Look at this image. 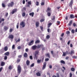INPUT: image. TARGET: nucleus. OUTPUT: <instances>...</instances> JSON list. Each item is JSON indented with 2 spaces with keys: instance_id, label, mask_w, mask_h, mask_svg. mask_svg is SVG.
Instances as JSON below:
<instances>
[{
  "instance_id": "f257e3e1",
  "label": "nucleus",
  "mask_w": 77,
  "mask_h": 77,
  "mask_svg": "<svg viewBox=\"0 0 77 77\" xmlns=\"http://www.w3.org/2000/svg\"><path fill=\"white\" fill-rule=\"evenodd\" d=\"M17 71L18 73L19 74H20L21 72V66L20 65H19L18 66Z\"/></svg>"
},
{
  "instance_id": "f03ea898",
  "label": "nucleus",
  "mask_w": 77,
  "mask_h": 77,
  "mask_svg": "<svg viewBox=\"0 0 77 77\" xmlns=\"http://www.w3.org/2000/svg\"><path fill=\"white\" fill-rule=\"evenodd\" d=\"M14 5V2L13 1H12L7 5V6L8 7H13Z\"/></svg>"
},
{
  "instance_id": "7ed1b4c3",
  "label": "nucleus",
  "mask_w": 77,
  "mask_h": 77,
  "mask_svg": "<svg viewBox=\"0 0 77 77\" xmlns=\"http://www.w3.org/2000/svg\"><path fill=\"white\" fill-rule=\"evenodd\" d=\"M20 25L21 26H22V27H24L26 26L25 23L24 21H22L20 23Z\"/></svg>"
},
{
  "instance_id": "20e7f679",
  "label": "nucleus",
  "mask_w": 77,
  "mask_h": 77,
  "mask_svg": "<svg viewBox=\"0 0 77 77\" xmlns=\"http://www.w3.org/2000/svg\"><path fill=\"white\" fill-rule=\"evenodd\" d=\"M16 12H17V9L15 8L12 10V12L11 13L12 14H14Z\"/></svg>"
},
{
  "instance_id": "39448f33",
  "label": "nucleus",
  "mask_w": 77,
  "mask_h": 77,
  "mask_svg": "<svg viewBox=\"0 0 77 77\" xmlns=\"http://www.w3.org/2000/svg\"><path fill=\"white\" fill-rule=\"evenodd\" d=\"M37 48V46L36 45H34L32 47V49L33 50H35Z\"/></svg>"
},
{
  "instance_id": "423d86ee",
  "label": "nucleus",
  "mask_w": 77,
  "mask_h": 77,
  "mask_svg": "<svg viewBox=\"0 0 77 77\" xmlns=\"http://www.w3.org/2000/svg\"><path fill=\"white\" fill-rule=\"evenodd\" d=\"M45 67H46V62H45L43 63V65L42 68V69H44L45 68Z\"/></svg>"
},
{
  "instance_id": "0eeeda50",
  "label": "nucleus",
  "mask_w": 77,
  "mask_h": 77,
  "mask_svg": "<svg viewBox=\"0 0 77 77\" xmlns=\"http://www.w3.org/2000/svg\"><path fill=\"white\" fill-rule=\"evenodd\" d=\"M33 42H34V41L33 40L31 41L30 42H29V43L28 44V45H29V46H30V45H33Z\"/></svg>"
},
{
  "instance_id": "6e6552de",
  "label": "nucleus",
  "mask_w": 77,
  "mask_h": 77,
  "mask_svg": "<svg viewBox=\"0 0 77 77\" xmlns=\"http://www.w3.org/2000/svg\"><path fill=\"white\" fill-rule=\"evenodd\" d=\"M8 38L9 39H14V35H10L8 36Z\"/></svg>"
},
{
  "instance_id": "1a4fd4ad",
  "label": "nucleus",
  "mask_w": 77,
  "mask_h": 77,
  "mask_svg": "<svg viewBox=\"0 0 77 77\" xmlns=\"http://www.w3.org/2000/svg\"><path fill=\"white\" fill-rule=\"evenodd\" d=\"M5 65V62L4 61L1 62V66H3Z\"/></svg>"
},
{
  "instance_id": "9d476101",
  "label": "nucleus",
  "mask_w": 77,
  "mask_h": 77,
  "mask_svg": "<svg viewBox=\"0 0 77 77\" xmlns=\"http://www.w3.org/2000/svg\"><path fill=\"white\" fill-rule=\"evenodd\" d=\"M72 3H73V2L72 1H71L69 4V6H70L71 8L72 7Z\"/></svg>"
},
{
  "instance_id": "9b49d317",
  "label": "nucleus",
  "mask_w": 77,
  "mask_h": 77,
  "mask_svg": "<svg viewBox=\"0 0 77 77\" xmlns=\"http://www.w3.org/2000/svg\"><path fill=\"white\" fill-rule=\"evenodd\" d=\"M41 47H44V45H38L37 46V48H40Z\"/></svg>"
},
{
  "instance_id": "f8f14e48",
  "label": "nucleus",
  "mask_w": 77,
  "mask_h": 77,
  "mask_svg": "<svg viewBox=\"0 0 77 77\" xmlns=\"http://www.w3.org/2000/svg\"><path fill=\"white\" fill-rule=\"evenodd\" d=\"M20 41H21V39H20V38H18V40H17V38H16L15 39V41H16V43H17V42H20Z\"/></svg>"
},
{
  "instance_id": "ddd939ff",
  "label": "nucleus",
  "mask_w": 77,
  "mask_h": 77,
  "mask_svg": "<svg viewBox=\"0 0 77 77\" xmlns=\"http://www.w3.org/2000/svg\"><path fill=\"white\" fill-rule=\"evenodd\" d=\"M4 55H5V56H9V52H6L4 54Z\"/></svg>"
},
{
  "instance_id": "4468645a",
  "label": "nucleus",
  "mask_w": 77,
  "mask_h": 77,
  "mask_svg": "<svg viewBox=\"0 0 77 77\" xmlns=\"http://www.w3.org/2000/svg\"><path fill=\"white\" fill-rule=\"evenodd\" d=\"M39 53V51H35L34 54L35 55H37L38 54V53Z\"/></svg>"
},
{
  "instance_id": "2eb2a0df",
  "label": "nucleus",
  "mask_w": 77,
  "mask_h": 77,
  "mask_svg": "<svg viewBox=\"0 0 77 77\" xmlns=\"http://www.w3.org/2000/svg\"><path fill=\"white\" fill-rule=\"evenodd\" d=\"M26 64L27 66H29L30 64V61L29 60H27L26 62Z\"/></svg>"
},
{
  "instance_id": "dca6fc26",
  "label": "nucleus",
  "mask_w": 77,
  "mask_h": 77,
  "mask_svg": "<svg viewBox=\"0 0 77 77\" xmlns=\"http://www.w3.org/2000/svg\"><path fill=\"white\" fill-rule=\"evenodd\" d=\"M29 15H30V16H31L32 17H33V15H34V13L33 12L30 13H29Z\"/></svg>"
},
{
  "instance_id": "f3484780",
  "label": "nucleus",
  "mask_w": 77,
  "mask_h": 77,
  "mask_svg": "<svg viewBox=\"0 0 77 77\" xmlns=\"http://www.w3.org/2000/svg\"><path fill=\"white\" fill-rule=\"evenodd\" d=\"M70 18H75V16H74V15L71 14L70 15Z\"/></svg>"
},
{
  "instance_id": "a211bd4d",
  "label": "nucleus",
  "mask_w": 77,
  "mask_h": 77,
  "mask_svg": "<svg viewBox=\"0 0 77 77\" xmlns=\"http://www.w3.org/2000/svg\"><path fill=\"white\" fill-rule=\"evenodd\" d=\"M39 22H36V23H35V25H36V27H39Z\"/></svg>"
},
{
  "instance_id": "6ab92c4d",
  "label": "nucleus",
  "mask_w": 77,
  "mask_h": 77,
  "mask_svg": "<svg viewBox=\"0 0 77 77\" xmlns=\"http://www.w3.org/2000/svg\"><path fill=\"white\" fill-rule=\"evenodd\" d=\"M34 59H36L37 60L38 59V57H37V55H35L34 54V56L33 57Z\"/></svg>"
},
{
  "instance_id": "aec40b11",
  "label": "nucleus",
  "mask_w": 77,
  "mask_h": 77,
  "mask_svg": "<svg viewBox=\"0 0 77 77\" xmlns=\"http://www.w3.org/2000/svg\"><path fill=\"white\" fill-rule=\"evenodd\" d=\"M4 30H5L6 31L8 30V29H9V28L8 27H7L6 26H5L4 27Z\"/></svg>"
},
{
  "instance_id": "412c9836",
  "label": "nucleus",
  "mask_w": 77,
  "mask_h": 77,
  "mask_svg": "<svg viewBox=\"0 0 77 77\" xmlns=\"http://www.w3.org/2000/svg\"><path fill=\"white\" fill-rule=\"evenodd\" d=\"M45 56H48V58H50V54L49 53L46 54Z\"/></svg>"
},
{
  "instance_id": "4be33fe9",
  "label": "nucleus",
  "mask_w": 77,
  "mask_h": 77,
  "mask_svg": "<svg viewBox=\"0 0 77 77\" xmlns=\"http://www.w3.org/2000/svg\"><path fill=\"white\" fill-rule=\"evenodd\" d=\"M57 76L55 75H53L52 77H59V73H57Z\"/></svg>"
},
{
  "instance_id": "5701e85b",
  "label": "nucleus",
  "mask_w": 77,
  "mask_h": 77,
  "mask_svg": "<svg viewBox=\"0 0 77 77\" xmlns=\"http://www.w3.org/2000/svg\"><path fill=\"white\" fill-rule=\"evenodd\" d=\"M45 21V19L43 18V19H42L40 20V21L41 23H42V22H44Z\"/></svg>"
},
{
  "instance_id": "b1692460",
  "label": "nucleus",
  "mask_w": 77,
  "mask_h": 77,
  "mask_svg": "<svg viewBox=\"0 0 77 77\" xmlns=\"http://www.w3.org/2000/svg\"><path fill=\"white\" fill-rule=\"evenodd\" d=\"M8 49V47L7 46H5V48H4V50L5 51H6Z\"/></svg>"
},
{
  "instance_id": "393cba45",
  "label": "nucleus",
  "mask_w": 77,
  "mask_h": 77,
  "mask_svg": "<svg viewBox=\"0 0 77 77\" xmlns=\"http://www.w3.org/2000/svg\"><path fill=\"white\" fill-rule=\"evenodd\" d=\"M24 56L25 57H27V53H25L24 54Z\"/></svg>"
},
{
  "instance_id": "a878e982",
  "label": "nucleus",
  "mask_w": 77,
  "mask_h": 77,
  "mask_svg": "<svg viewBox=\"0 0 77 77\" xmlns=\"http://www.w3.org/2000/svg\"><path fill=\"white\" fill-rule=\"evenodd\" d=\"M72 20H71L70 21L69 23L68 24V25L69 26H71V24H72Z\"/></svg>"
},
{
  "instance_id": "bb28decb",
  "label": "nucleus",
  "mask_w": 77,
  "mask_h": 77,
  "mask_svg": "<svg viewBox=\"0 0 77 77\" xmlns=\"http://www.w3.org/2000/svg\"><path fill=\"white\" fill-rule=\"evenodd\" d=\"M15 48V45H13L12 46V49L14 50Z\"/></svg>"
},
{
  "instance_id": "cd10ccee",
  "label": "nucleus",
  "mask_w": 77,
  "mask_h": 77,
  "mask_svg": "<svg viewBox=\"0 0 77 77\" xmlns=\"http://www.w3.org/2000/svg\"><path fill=\"white\" fill-rule=\"evenodd\" d=\"M37 76H41V73L39 72H38L36 73Z\"/></svg>"
},
{
  "instance_id": "c85d7f7f",
  "label": "nucleus",
  "mask_w": 77,
  "mask_h": 77,
  "mask_svg": "<svg viewBox=\"0 0 77 77\" xmlns=\"http://www.w3.org/2000/svg\"><path fill=\"white\" fill-rule=\"evenodd\" d=\"M37 62L38 63H40L41 62V60H38Z\"/></svg>"
},
{
  "instance_id": "c756f323",
  "label": "nucleus",
  "mask_w": 77,
  "mask_h": 77,
  "mask_svg": "<svg viewBox=\"0 0 77 77\" xmlns=\"http://www.w3.org/2000/svg\"><path fill=\"white\" fill-rule=\"evenodd\" d=\"M74 51L73 50L71 51L70 54H74Z\"/></svg>"
},
{
  "instance_id": "7c9ffc66",
  "label": "nucleus",
  "mask_w": 77,
  "mask_h": 77,
  "mask_svg": "<svg viewBox=\"0 0 77 77\" xmlns=\"http://www.w3.org/2000/svg\"><path fill=\"white\" fill-rule=\"evenodd\" d=\"M47 15L48 17H50V16H51V13L48 12L47 13Z\"/></svg>"
},
{
  "instance_id": "2f4dec72",
  "label": "nucleus",
  "mask_w": 77,
  "mask_h": 77,
  "mask_svg": "<svg viewBox=\"0 0 77 77\" xmlns=\"http://www.w3.org/2000/svg\"><path fill=\"white\" fill-rule=\"evenodd\" d=\"M5 21V19L4 18L2 19L1 20H0V23H1L2 21Z\"/></svg>"
},
{
  "instance_id": "473e14b6",
  "label": "nucleus",
  "mask_w": 77,
  "mask_h": 77,
  "mask_svg": "<svg viewBox=\"0 0 77 77\" xmlns=\"http://www.w3.org/2000/svg\"><path fill=\"white\" fill-rule=\"evenodd\" d=\"M60 63H63V64H65V61L63 60H61L60 61Z\"/></svg>"
},
{
  "instance_id": "72a5a7b5",
  "label": "nucleus",
  "mask_w": 77,
  "mask_h": 77,
  "mask_svg": "<svg viewBox=\"0 0 77 77\" xmlns=\"http://www.w3.org/2000/svg\"><path fill=\"white\" fill-rule=\"evenodd\" d=\"M22 16L23 17H25V16H26V13L24 12L22 14Z\"/></svg>"
},
{
  "instance_id": "f704fd0d",
  "label": "nucleus",
  "mask_w": 77,
  "mask_h": 77,
  "mask_svg": "<svg viewBox=\"0 0 77 77\" xmlns=\"http://www.w3.org/2000/svg\"><path fill=\"white\" fill-rule=\"evenodd\" d=\"M73 59H77V56H73L72 57Z\"/></svg>"
},
{
  "instance_id": "c9c22d12",
  "label": "nucleus",
  "mask_w": 77,
  "mask_h": 77,
  "mask_svg": "<svg viewBox=\"0 0 77 77\" xmlns=\"http://www.w3.org/2000/svg\"><path fill=\"white\" fill-rule=\"evenodd\" d=\"M40 41L39 40H37L35 42V44H38V43H39Z\"/></svg>"
},
{
  "instance_id": "e433bc0d",
  "label": "nucleus",
  "mask_w": 77,
  "mask_h": 77,
  "mask_svg": "<svg viewBox=\"0 0 77 77\" xmlns=\"http://www.w3.org/2000/svg\"><path fill=\"white\" fill-rule=\"evenodd\" d=\"M9 69H12V66H9L8 67Z\"/></svg>"
},
{
  "instance_id": "4c0bfd02",
  "label": "nucleus",
  "mask_w": 77,
  "mask_h": 77,
  "mask_svg": "<svg viewBox=\"0 0 77 77\" xmlns=\"http://www.w3.org/2000/svg\"><path fill=\"white\" fill-rule=\"evenodd\" d=\"M51 20L52 21H53V20H55V16H53V18H52L51 19Z\"/></svg>"
},
{
  "instance_id": "58836bf2",
  "label": "nucleus",
  "mask_w": 77,
  "mask_h": 77,
  "mask_svg": "<svg viewBox=\"0 0 77 77\" xmlns=\"http://www.w3.org/2000/svg\"><path fill=\"white\" fill-rule=\"evenodd\" d=\"M7 59L8 57H7V56H5L4 57V60H7Z\"/></svg>"
},
{
  "instance_id": "ea45409f",
  "label": "nucleus",
  "mask_w": 77,
  "mask_h": 77,
  "mask_svg": "<svg viewBox=\"0 0 77 77\" xmlns=\"http://www.w3.org/2000/svg\"><path fill=\"white\" fill-rule=\"evenodd\" d=\"M71 70L72 71H75V69L73 67H72L71 68Z\"/></svg>"
},
{
  "instance_id": "a19ab883",
  "label": "nucleus",
  "mask_w": 77,
  "mask_h": 77,
  "mask_svg": "<svg viewBox=\"0 0 77 77\" xmlns=\"http://www.w3.org/2000/svg\"><path fill=\"white\" fill-rule=\"evenodd\" d=\"M19 27V23H18L17 24V29H18Z\"/></svg>"
},
{
  "instance_id": "79ce46f5",
  "label": "nucleus",
  "mask_w": 77,
  "mask_h": 77,
  "mask_svg": "<svg viewBox=\"0 0 77 77\" xmlns=\"http://www.w3.org/2000/svg\"><path fill=\"white\" fill-rule=\"evenodd\" d=\"M45 5V2H42L41 4V5L42 6H43V5Z\"/></svg>"
},
{
  "instance_id": "37998d69",
  "label": "nucleus",
  "mask_w": 77,
  "mask_h": 77,
  "mask_svg": "<svg viewBox=\"0 0 77 77\" xmlns=\"http://www.w3.org/2000/svg\"><path fill=\"white\" fill-rule=\"evenodd\" d=\"M69 33H70V32H69V31H66V34H67V35H68V34H69Z\"/></svg>"
},
{
  "instance_id": "c03bdc74",
  "label": "nucleus",
  "mask_w": 77,
  "mask_h": 77,
  "mask_svg": "<svg viewBox=\"0 0 77 77\" xmlns=\"http://www.w3.org/2000/svg\"><path fill=\"white\" fill-rule=\"evenodd\" d=\"M57 24L58 25H59L60 24V21H57Z\"/></svg>"
},
{
  "instance_id": "a18cd8bd",
  "label": "nucleus",
  "mask_w": 77,
  "mask_h": 77,
  "mask_svg": "<svg viewBox=\"0 0 77 77\" xmlns=\"http://www.w3.org/2000/svg\"><path fill=\"white\" fill-rule=\"evenodd\" d=\"M2 7H3V8H5V5L4 3H2Z\"/></svg>"
},
{
  "instance_id": "49530a36",
  "label": "nucleus",
  "mask_w": 77,
  "mask_h": 77,
  "mask_svg": "<svg viewBox=\"0 0 77 77\" xmlns=\"http://www.w3.org/2000/svg\"><path fill=\"white\" fill-rule=\"evenodd\" d=\"M29 58L31 60H32L33 59V57L32 56H29Z\"/></svg>"
},
{
  "instance_id": "de8ad7c7",
  "label": "nucleus",
  "mask_w": 77,
  "mask_h": 77,
  "mask_svg": "<svg viewBox=\"0 0 77 77\" xmlns=\"http://www.w3.org/2000/svg\"><path fill=\"white\" fill-rule=\"evenodd\" d=\"M33 66H34V63H32L30 66V67H33Z\"/></svg>"
},
{
  "instance_id": "09e8293b",
  "label": "nucleus",
  "mask_w": 77,
  "mask_h": 77,
  "mask_svg": "<svg viewBox=\"0 0 77 77\" xmlns=\"http://www.w3.org/2000/svg\"><path fill=\"white\" fill-rule=\"evenodd\" d=\"M16 53H17V51H14V55H16Z\"/></svg>"
},
{
  "instance_id": "8fccbe9b",
  "label": "nucleus",
  "mask_w": 77,
  "mask_h": 77,
  "mask_svg": "<svg viewBox=\"0 0 77 77\" xmlns=\"http://www.w3.org/2000/svg\"><path fill=\"white\" fill-rule=\"evenodd\" d=\"M50 38V35H47L46 36V38L47 39H49V38Z\"/></svg>"
},
{
  "instance_id": "3c124183",
  "label": "nucleus",
  "mask_w": 77,
  "mask_h": 77,
  "mask_svg": "<svg viewBox=\"0 0 77 77\" xmlns=\"http://www.w3.org/2000/svg\"><path fill=\"white\" fill-rule=\"evenodd\" d=\"M17 62L18 63L20 62V59L18 58L17 60Z\"/></svg>"
},
{
  "instance_id": "603ef678",
  "label": "nucleus",
  "mask_w": 77,
  "mask_h": 77,
  "mask_svg": "<svg viewBox=\"0 0 77 77\" xmlns=\"http://www.w3.org/2000/svg\"><path fill=\"white\" fill-rule=\"evenodd\" d=\"M13 31V29H12V28H11L10 29V32H12V31Z\"/></svg>"
},
{
  "instance_id": "864d4df0",
  "label": "nucleus",
  "mask_w": 77,
  "mask_h": 77,
  "mask_svg": "<svg viewBox=\"0 0 77 77\" xmlns=\"http://www.w3.org/2000/svg\"><path fill=\"white\" fill-rule=\"evenodd\" d=\"M50 30H51V29H50V28H48V33L50 32Z\"/></svg>"
},
{
  "instance_id": "5fc2aeb1",
  "label": "nucleus",
  "mask_w": 77,
  "mask_h": 77,
  "mask_svg": "<svg viewBox=\"0 0 77 77\" xmlns=\"http://www.w3.org/2000/svg\"><path fill=\"white\" fill-rule=\"evenodd\" d=\"M73 26H74V27H75L76 26V24L75 23H74L73 24Z\"/></svg>"
},
{
  "instance_id": "6e6d98bb",
  "label": "nucleus",
  "mask_w": 77,
  "mask_h": 77,
  "mask_svg": "<svg viewBox=\"0 0 77 77\" xmlns=\"http://www.w3.org/2000/svg\"><path fill=\"white\" fill-rule=\"evenodd\" d=\"M70 42H71V41L69 40V41L67 42V45H69V44H70Z\"/></svg>"
},
{
  "instance_id": "4d7b16f0",
  "label": "nucleus",
  "mask_w": 77,
  "mask_h": 77,
  "mask_svg": "<svg viewBox=\"0 0 77 77\" xmlns=\"http://www.w3.org/2000/svg\"><path fill=\"white\" fill-rule=\"evenodd\" d=\"M36 6H38V5H39V2H36Z\"/></svg>"
},
{
  "instance_id": "13d9d810",
  "label": "nucleus",
  "mask_w": 77,
  "mask_h": 77,
  "mask_svg": "<svg viewBox=\"0 0 77 77\" xmlns=\"http://www.w3.org/2000/svg\"><path fill=\"white\" fill-rule=\"evenodd\" d=\"M44 57L42 58L41 60H42V62H44Z\"/></svg>"
},
{
  "instance_id": "bf43d9fd",
  "label": "nucleus",
  "mask_w": 77,
  "mask_h": 77,
  "mask_svg": "<svg viewBox=\"0 0 77 77\" xmlns=\"http://www.w3.org/2000/svg\"><path fill=\"white\" fill-rule=\"evenodd\" d=\"M66 54H65V52H63V56H66Z\"/></svg>"
},
{
  "instance_id": "052dcab7",
  "label": "nucleus",
  "mask_w": 77,
  "mask_h": 77,
  "mask_svg": "<svg viewBox=\"0 0 77 77\" xmlns=\"http://www.w3.org/2000/svg\"><path fill=\"white\" fill-rule=\"evenodd\" d=\"M72 74L71 73V72H70V76L69 77H72Z\"/></svg>"
},
{
  "instance_id": "680f3d73",
  "label": "nucleus",
  "mask_w": 77,
  "mask_h": 77,
  "mask_svg": "<svg viewBox=\"0 0 77 77\" xmlns=\"http://www.w3.org/2000/svg\"><path fill=\"white\" fill-rule=\"evenodd\" d=\"M47 10L48 11H50V10H51V9L50 8H48L47 9Z\"/></svg>"
},
{
  "instance_id": "e2e57ef3",
  "label": "nucleus",
  "mask_w": 77,
  "mask_h": 77,
  "mask_svg": "<svg viewBox=\"0 0 77 77\" xmlns=\"http://www.w3.org/2000/svg\"><path fill=\"white\" fill-rule=\"evenodd\" d=\"M2 69H3V67H1L0 68V72H1L2 71Z\"/></svg>"
},
{
  "instance_id": "0e129e2a",
  "label": "nucleus",
  "mask_w": 77,
  "mask_h": 77,
  "mask_svg": "<svg viewBox=\"0 0 77 77\" xmlns=\"http://www.w3.org/2000/svg\"><path fill=\"white\" fill-rule=\"evenodd\" d=\"M71 32L72 33H74V30L72 29L71 31Z\"/></svg>"
},
{
  "instance_id": "69168bd1",
  "label": "nucleus",
  "mask_w": 77,
  "mask_h": 77,
  "mask_svg": "<svg viewBox=\"0 0 77 77\" xmlns=\"http://www.w3.org/2000/svg\"><path fill=\"white\" fill-rule=\"evenodd\" d=\"M48 60H49V59L48 58L45 59V61H48Z\"/></svg>"
},
{
  "instance_id": "338daca9",
  "label": "nucleus",
  "mask_w": 77,
  "mask_h": 77,
  "mask_svg": "<svg viewBox=\"0 0 77 77\" xmlns=\"http://www.w3.org/2000/svg\"><path fill=\"white\" fill-rule=\"evenodd\" d=\"M17 48L18 50H20V49H21V46H19L17 47Z\"/></svg>"
},
{
  "instance_id": "774afa93",
  "label": "nucleus",
  "mask_w": 77,
  "mask_h": 77,
  "mask_svg": "<svg viewBox=\"0 0 77 77\" xmlns=\"http://www.w3.org/2000/svg\"><path fill=\"white\" fill-rule=\"evenodd\" d=\"M28 5H31V2H28Z\"/></svg>"
}]
</instances>
